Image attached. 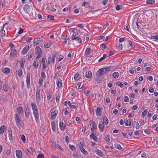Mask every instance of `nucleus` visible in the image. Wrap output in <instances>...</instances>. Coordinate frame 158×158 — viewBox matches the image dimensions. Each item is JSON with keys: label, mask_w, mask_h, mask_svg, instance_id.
Here are the masks:
<instances>
[{"label": "nucleus", "mask_w": 158, "mask_h": 158, "mask_svg": "<svg viewBox=\"0 0 158 158\" xmlns=\"http://www.w3.org/2000/svg\"><path fill=\"white\" fill-rule=\"evenodd\" d=\"M108 2V0H103L102 2V3L103 5H105L107 4Z\"/></svg>", "instance_id": "052dcab7"}, {"label": "nucleus", "mask_w": 158, "mask_h": 158, "mask_svg": "<svg viewBox=\"0 0 158 158\" xmlns=\"http://www.w3.org/2000/svg\"><path fill=\"white\" fill-rule=\"evenodd\" d=\"M27 151L30 155L32 154L35 151V148L32 147H30L28 148Z\"/></svg>", "instance_id": "4be33fe9"}, {"label": "nucleus", "mask_w": 158, "mask_h": 158, "mask_svg": "<svg viewBox=\"0 0 158 158\" xmlns=\"http://www.w3.org/2000/svg\"><path fill=\"white\" fill-rule=\"evenodd\" d=\"M31 106L32 107L33 111L38 110V108L36 104L35 103H32L31 104Z\"/></svg>", "instance_id": "ddd939ff"}, {"label": "nucleus", "mask_w": 158, "mask_h": 158, "mask_svg": "<svg viewBox=\"0 0 158 158\" xmlns=\"http://www.w3.org/2000/svg\"><path fill=\"white\" fill-rule=\"evenodd\" d=\"M73 156L74 158H83V157H82L80 155L73 154Z\"/></svg>", "instance_id": "09e8293b"}, {"label": "nucleus", "mask_w": 158, "mask_h": 158, "mask_svg": "<svg viewBox=\"0 0 158 158\" xmlns=\"http://www.w3.org/2000/svg\"><path fill=\"white\" fill-rule=\"evenodd\" d=\"M69 147L71 150L73 151H74L76 149L75 146L73 145H71L70 144L69 145Z\"/></svg>", "instance_id": "49530a36"}, {"label": "nucleus", "mask_w": 158, "mask_h": 158, "mask_svg": "<svg viewBox=\"0 0 158 158\" xmlns=\"http://www.w3.org/2000/svg\"><path fill=\"white\" fill-rule=\"evenodd\" d=\"M17 72L19 77H21L22 75V71L21 69H19L17 71Z\"/></svg>", "instance_id": "a19ab883"}, {"label": "nucleus", "mask_w": 158, "mask_h": 158, "mask_svg": "<svg viewBox=\"0 0 158 158\" xmlns=\"http://www.w3.org/2000/svg\"><path fill=\"white\" fill-rule=\"evenodd\" d=\"M9 133V139L10 142H12L13 141V137L12 135V130L10 128L8 130Z\"/></svg>", "instance_id": "f3484780"}, {"label": "nucleus", "mask_w": 158, "mask_h": 158, "mask_svg": "<svg viewBox=\"0 0 158 158\" xmlns=\"http://www.w3.org/2000/svg\"><path fill=\"white\" fill-rule=\"evenodd\" d=\"M56 57V55L55 54H53L52 56V63L53 64L55 62V59Z\"/></svg>", "instance_id": "79ce46f5"}, {"label": "nucleus", "mask_w": 158, "mask_h": 158, "mask_svg": "<svg viewBox=\"0 0 158 158\" xmlns=\"http://www.w3.org/2000/svg\"><path fill=\"white\" fill-rule=\"evenodd\" d=\"M81 152L85 155L88 154V152L86 151L83 147H81L80 148Z\"/></svg>", "instance_id": "cd10ccee"}, {"label": "nucleus", "mask_w": 158, "mask_h": 158, "mask_svg": "<svg viewBox=\"0 0 158 158\" xmlns=\"http://www.w3.org/2000/svg\"><path fill=\"white\" fill-rule=\"evenodd\" d=\"M2 71L3 73L5 74H8L10 73V70L9 68H6L2 69Z\"/></svg>", "instance_id": "393cba45"}, {"label": "nucleus", "mask_w": 158, "mask_h": 158, "mask_svg": "<svg viewBox=\"0 0 158 158\" xmlns=\"http://www.w3.org/2000/svg\"><path fill=\"white\" fill-rule=\"evenodd\" d=\"M119 73L118 72H116L112 74V76L114 78L116 79L119 77Z\"/></svg>", "instance_id": "72a5a7b5"}, {"label": "nucleus", "mask_w": 158, "mask_h": 158, "mask_svg": "<svg viewBox=\"0 0 158 158\" xmlns=\"http://www.w3.org/2000/svg\"><path fill=\"white\" fill-rule=\"evenodd\" d=\"M8 24V23H6L3 24L2 27L1 28V30H0V33H1V36L2 37L4 36L5 35V30L3 29V28L4 27Z\"/></svg>", "instance_id": "423d86ee"}, {"label": "nucleus", "mask_w": 158, "mask_h": 158, "mask_svg": "<svg viewBox=\"0 0 158 158\" xmlns=\"http://www.w3.org/2000/svg\"><path fill=\"white\" fill-rule=\"evenodd\" d=\"M124 99L125 102H128L129 101V98L127 96H125L124 97Z\"/></svg>", "instance_id": "6e6d98bb"}, {"label": "nucleus", "mask_w": 158, "mask_h": 158, "mask_svg": "<svg viewBox=\"0 0 158 158\" xmlns=\"http://www.w3.org/2000/svg\"><path fill=\"white\" fill-rule=\"evenodd\" d=\"M92 73L90 71L87 72L85 74V77L88 78H90L92 76Z\"/></svg>", "instance_id": "7c9ffc66"}, {"label": "nucleus", "mask_w": 158, "mask_h": 158, "mask_svg": "<svg viewBox=\"0 0 158 158\" xmlns=\"http://www.w3.org/2000/svg\"><path fill=\"white\" fill-rule=\"evenodd\" d=\"M106 73V71H105L104 69L103 68H102L98 71L96 73V75L98 77H100Z\"/></svg>", "instance_id": "7ed1b4c3"}, {"label": "nucleus", "mask_w": 158, "mask_h": 158, "mask_svg": "<svg viewBox=\"0 0 158 158\" xmlns=\"http://www.w3.org/2000/svg\"><path fill=\"white\" fill-rule=\"evenodd\" d=\"M6 127L5 125H2L0 127V134H3L6 129Z\"/></svg>", "instance_id": "bb28decb"}, {"label": "nucleus", "mask_w": 158, "mask_h": 158, "mask_svg": "<svg viewBox=\"0 0 158 158\" xmlns=\"http://www.w3.org/2000/svg\"><path fill=\"white\" fill-rule=\"evenodd\" d=\"M15 120L18 127L20 128L22 127V124L21 123V120L17 114H15Z\"/></svg>", "instance_id": "f03ea898"}, {"label": "nucleus", "mask_w": 158, "mask_h": 158, "mask_svg": "<svg viewBox=\"0 0 158 158\" xmlns=\"http://www.w3.org/2000/svg\"><path fill=\"white\" fill-rule=\"evenodd\" d=\"M24 111L26 118H29L31 112L30 109L28 108H26Z\"/></svg>", "instance_id": "6e6552de"}, {"label": "nucleus", "mask_w": 158, "mask_h": 158, "mask_svg": "<svg viewBox=\"0 0 158 158\" xmlns=\"http://www.w3.org/2000/svg\"><path fill=\"white\" fill-rule=\"evenodd\" d=\"M96 115L97 116H100L101 115V111L99 107H98L96 110Z\"/></svg>", "instance_id": "a878e982"}, {"label": "nucleus", "mask_w": 158, "mask_h": 158, "mask_svg": "<svg viewBox=\"0 0 158 158\" xmlns=\"http://www.w3.org/2000/svg\"><path fill=\"white\" fill-rule=\"evenodd\" d=\"M16 109L19 115H22L23 114V107L22 106H19Z\"/></svg>", "instance_id": "9d476101"}, {"label": "nucleus", "mask_w": 158, "mask_h": 158, "mask_svg": "<svg viewBox=\"0 0 158 158\" xmlns=\"http://www.w3.org/2000/svg\"><path fill=\"white\" fill-rule=\"evenodd\" d=\"M24 64V61L22 60L20 63V66L22 68H23Z\"/></svg>", "instance_id": "e2e57ef3"}, {"label": "nucleus", "mask_w": 158, "mask_h": 158, "mask_svg": "<svg viewBox=\"0 0 158 158\" xmlns=\"http://www.w3.org/2000/svg\"><path fill=\"white\" fill-rule=\"evenodd\" d=\"M105 126L102 124H99L98 126V128L99 129L100 131L101 132H103L104 131V128L105 127Z\"/></svg>", "instance_id": "c85d7f7f"}, {"label": "nucleus", "mask_w": 158, "mask_h": 158, "mask_svg": "<svg viewBox=\"0 0 158 158\" xmlns=\"http://www.w3.org/2000/svg\"><path fill=\"white\" fill-rule=\"evenodd\" d=\"M30 8V6L28 4H25L23 7L24 10L26 12L28 13V9Z\"/></svg>", "instance_id": "f704fd0d"}, {"label": "nucleus", "mask_w": 158, "mask_h": 158, "mask_svg": "<svg viewBox=\"0 0 158 158\" xmlns=\"http://www.w3.org/2000/svg\"><path fill=\"white\" fill-rule=\"evenodd\" d=\"M3 88L4 91L5 92H7L8 90L9 87L7 84H6V83L3 85Z\"/></svg>", "instance_id": "473e14b6"}, {"label": "nucleus", "mask_w": 158, "mask_h": 158, "mask_svg": "<svg viewBox=\"0 0 158 158\" xmlns=\"http://www.w3.org/2000/svg\"><path fill=\"white\" fill-rule=\"evenodd\" d=\"M116 84V85L120 86L121 88H123L124 86L123 84L120 81L117 82Z\"/></svg>", "instance_id": "58836bf2"}, {"label": "nucleus", "mask_w": 158, "mask_h": 158, "mask_svg": "<svg viewBox=\"0 0 158 158\" xmlns=\"http://www.w3.org/2000/svg\"><path fill=\"white\" fill-rule=\"evenodd\" d=\"M122 7V6L121 5H118L116 7V9L118 10H119Z\"/></svg>", "instance_id": "bf43d9fd"}, {"label": "nucleus", "mask_w": 158, "mask_h": 158, "mask_svg": "<svg viewBox=\"0 0 158 158\" xmlns=\"http://www.w3.org/2000/svg\"><path fill=\"white\" fill-rule=\"evenodd\" d=\"M155 2V0H148L146 2V3L148 4H153Z\"/></svg>", "instance_id": "3c124183"}, {"label": "nucleus", "mask_w": 158, "mask_h": 158, "mask_svg": "<svg viewBox=\"0 0 158 158\" xmlns=\"http://www.w3.org/2000/svg\"><path fill=\"white\" fill-rule=\"evenodd\" d=\"M110 136L109 135L105 136V140L107 142H109L110 141Z\"/></svg>", "instance_id": "c03bdc74"}, {"label": "nucleus", "mask_w": 158, "mask_h": 158, "mask_svg": "<svg viewBox=\"0 0 158 158\" xmlns=\"http://www.w3.org/2000/svg\"><path fill=\"white\" fill-rule=\"evenodd\" d=\"M114 147L118 150H121L122 149V148L119 144L117 143L114 145Z\"/></svg>", "instance_id": "ea45409f"}, {"label": "nucleus", "mask_w": 158, "mask_h": 158, "mask_svg": "<svg viewBox=\"0 0 158 158\" xmlns=\"http://www.w3.org/2000/svg\"><path fill=\"white\" fill-rule=\"evenodd\" d=\"M114 68V67L113 66H110L108 67H106L104 68L105 71H106V73L113 70Z\"/></svg>", "instance_id": "2eb2a0df"}, {"label": "nucleus", "mask_w": 158, "mask_h": 158, "mask_svg": "<svg viewBox=\"0 0 158 158\" xmlns=\"http://www.w3.org/2000/svg\"><path fill=\"white\" fill-rule=\"evenodd\" d=\"M57 114V111L55 110L53 111L51 113V119H55Z\"/></svg>", "instance_id": "f8f14e48"}, {"label": "nucleus", "mask_w": 158, "mask_h": 158, "mask_svg": "<svg viewBox=\"0 0 158 158\" xmlns=\"http://www.w3.org/2000/svg\"><path fill=\"white\" fill-rule=\"evenodd\" d=\"M96 153L101 157H103V155L102 152L99 149H96Z\"/></svg>", "instance_id": "5701e85b"}, {"label": "nucleus", "mask_w": 158, "mask_h": 158, "mask_svg": "<svg viewBox=\"0 0 158 158\" xmlns=\"http://www.w3.org/2000/svg\"><path fill=\"white\" fill-rule=\"evenodd\" d=\"M41 76L42 78H45L46 77V75L45 73L42 72L41 73Z\"/></svg>", "instance_id": "0e129e2a"}, {"label": "nucleus", "mask_w": 158, "mask_h": 158, "mask_svg": "<svg viewBox=\"0 0 158 158\" xmlns=\"http://www.w3.org/2000/svg\"><path fill=\"white\" fill-rule=\"evenodd\" d=\"M89 5V3L88 2H85L82 4V6H88Z\"/></svg>", "instance_id": "37998d69"}, {"label": "nucleus", "mask_w": 158, "mask_h": 158, "mask_svg": "<svg viewBox=\"0 0 158 158\" xmlns=\"http://www.w3.org/2000/svg\"><path fill=\"white\" fill-rule=\"evenodd\" d=\"M91 51V49L88 48H86L85 50V55H88L90 53Z\"/></svg>", "instance_id": "e433bc0d"}, {"label": "nucleus", "mask_w": 158, "mask_h": 158, "mask_svg": "<svg viewBox=\"0 0 158 158\" xmlns=\"http://www.w3.org/2000/svg\"><path fill=\"white\" fill-rule=\"evenodd\" d=\"M36 98L37 102L38 103H39L41 100L40 93V89H37L36 90Z\"/></svg>", "instance_id": "20e7f679"}, {"label": "nucleus", "mask_w": 158, "mask_h": 158, "mask_svg": "<svg viewBox=\"0 0 158 158\" xmlns=\"http://www.w3.org/2000/svg\"><path fill=\"white\" fill-rule=\"evenodd\" d=\"M136 24L137 26V29H139V30H140V29L142 28L140 27V24H141V23H138L137 22H136Z\"/></svg>", "instance_id": "603ef678"}, {"label": "nucleus", "mask_w": 158, "mask_h": 158, "mask_svg": "<svg viewBox=\"0 0 158 158\" xmlns=\"http://www.w3.org/2000/svg\"><path fill=\"white\" fill-rule=\"evenodd\" d=\"M69 35H66V37H65L64 35H62L61 36V38L62 39L65 40H68L69 39Z\"/></svg>", "instance_id": "de8ad7c7"}, {"label": "nucleus", "mask_w": 158, "mask_h": 158, "mask_svg": "<svg viewBox=\"0 0 158 158\" xmlns=\"http://www.w3.org/2000/svg\"><path fill=\"white\" fill-rule=\"evenodd\" d=\"M43 81V78H42V77L40 78V79H39V84H40V85L41 86H42V85Z\"/></svg>", "instance_id": "680f3d73"}, {"label": "nucleus", "mask_w": 158, "mask_h": 158, "mask_svg": "<svg viewBox=\"0 0 158 158\" xmlns=\"http://www.w3.org/2000/svg\"><path fill=\"white\" fill-rule=\"evenodd\" d=\"M37 158H44V155L42 154H40L38 155Z\"/></svg>", "instance_id": "774afa93"}, {"label": "nucleus", "mask_w": 158, "mask_h": 158, "mask_svg": "<svg viewBox=\"0 0 158 158\" xmlns=\"http://www.w3.org/2000/svg\"><path fill=\"white\" fill-rule=\"evenodd\" d=\"M33 65L36 68H37L39 65L38 62H36V61H34L33 62Z\"/></svg>", "instance_id": "5fc2aeb1"}, {"label": "nucleus", "mask_w": 158, "mask_h": 158, "mask_svg": "<svg viewBox=\"0 0 158 158\" xmlns=\"http://www.w3.org/2000/svg\"><path fill=\"white\" fill-rule=\"evenodd\" d=\"M57 85L59 87H61L62 85V80L60 79H58L56 81Z\"/></svg>", "instance_id": "aec40b11"}, {"label": "nucleus", "mask_w": 158, "mask_h": 158, "mask_svg": "<svg viewBox=\"0 0 158 158\" xmlns=\"http://www.w3.org/2000/svg\"><path fill=\"white\" fill-rule=\"evenodd\" d=\"M44 47L46 48H48L50 47V45H49L48 43H46L44 44Z\"/></svg>", "instance_id": "13d9d810"}, {"label": "nucleus", "mask_w": 158, "mask_h": 158, "mask_svg": "<svg viewBox=\"0 0 158 158\" xmlns=\"http://www.w3.org/2000/svg\"><path fill=\"white\" fill-rule=\"evenodd\" d=\"M81 78V76L77 73L75 74L74 76V79L76 81H77L79 80Z\"/></svg>", "instance_id": "2f4dec72"}, {"label": "nucleus", "mask_w": 158, "mask_h": 158, "mask_svg": "<svg viewBox=\"0 0 158 158\" xmlns=\"http://www.w3.org/2000/svg\"><path fill=\"white\" fill-rule=\"evenodd\" d=\"M59 126L61 131H64V130L65 126L63 122H60Z\"/></svg>", "instance_id": "dca6fc26"}, {"label": "nucleus", "mask_w": 158, "mask_h": 158, "mask_svg": "<svg viewBox=\"0 0 158 158\" xmlns=\"http://www.w3.org/2000/svg\"><path fill=\"white\" fill-rule=\"evenodd\" d=\"M35 53L36 55H37L35 60H37L41 57L43 52L39 46H37L35 48Z\"/></svg>", "instance_id": "f257e3e1"}, {"label": "nucleus", "mask_w": 158, "mask_h": 158, "mask_svg": "<svg viewBox=\"0 0 158 158\" xmlns=\"http://www.w3.org/2000/svg\"><path fill=\"white\" fill-rule=\"evenodd\" d=\"M102 124L105 125H107L108 123V121L107 118L106 116H104L102 121Z\"/></svg>", "instance_id": "6ab92c4d"}, {"label": "nucleus", "mask_w": 158, "mask_h": 158, "mask_svg": "<svg viewBox=\"0 0 158 158\" xmlns=\"http://www.w3.org/2000/svg\"><path fill=\"white\" fill-rule=\"evenodd\" d=\"M17 54V51L15 49H12L10 53V56L12 57H14Z\"/></svg>", "instance_id": "4468645a"}, {"label": "nucleus", "mask_w": 158, "mask_h": 158, "mask_svg": "<svg viewBox=\"0 0 158 158\" xmlns=\"http://www.w3.org/2000/svg\"><path fill=\"white\" fill-rule=\"evenodd\" d=\"M16 155L18 158H20L22 156L21 151L20 150H17L16 152Z\"/></svg>", "instance_id": "412c9836"}, {"label": "nucleus", "mask_w": 158, "mask_h": 158, "mask_svg": "<svg viewBox=\"0 0 158 158\" xmlns=\"http://www.w3.org/2000/svg\"><path fill=\"white\" fill-rule=\"evenodd\" d=\"M151 39H155L158 40V35H156L155 36H152L151 37Z\"/></svg>", "instance_id": "338daca9"}, {"label": "nucleus", "mask_w": 158, "mask_h": 158, "mask_svg": "<svg viewBox=\"0 0 158 158\" xmlns=\"http://www.w3.org/2000/svg\"><path fill=\"white\" fill-rule=\"evenodd\" d=\"M26 83L27 86L29 88L30 85V74L29 72H28L27 74Z\"/></svg>", "instance_id": "9b49d317"}, {"label": "nucleus", "mask_w": 158, "mask_h": 158, "mask_svg": "<svg viewBox=\"0 0 158 158\" xmlns=\"http://www.w3.org/2000/svg\"><path fill=\"white\" fill-rule=\"evenodd\" d=\"M85 143L84 142H80L79 143V146L80 147V148H81V147H83L84 146Z\"/></svg>", "instance_id": "4d7b16f0"}, {"label": "nucleus", "mask_w": 158, "mask_h": 158, "mask_svg": "<svg viewBox=\"0 0 158 158\" xmlns=\"http://www.w3.org/2000/svg\"><path fill=\"white\" fill-rule=\"evenodd\" d=\"M117 48L118 50H121L122 49V45L120 44H119L117 47Z\"/></svg>", "instance_id": "864d4df0"}, {"label": "nucleus", "mask_w": 158, "mask_h": 158, "mask_svg": "<svg viewBox=\"0 0 158 158\" xmlns=\"http://www.w3.org/2000/svg\"><path fill=\"white\" fill-rule=\"evenodd\" d=\"M72 40H76V41L80 44L82 43V40L81 39L78 37H72L71 38Z\"/></svg>", "instance_id": "a211bd4d"}, {"label": "nucleus", "mask_w": 158, "mask_h": 158, "mask_svg": "<svg viewBox=\"0 0 158 158\" xmlns=\"http://www.w3.org/2000/svg\"><path fill=\"white\" fill-rule=\"evenodd\" d=\"M147 112H148V110L146 109L144 110L142 113V114H141L142 117L143 118L145 115L147 114Z\"/></svg>", "instance_id": "a18cd8bd"}, {"label": "nucleus", "mask_w": 158, "mask_h": 158, "mask_svg": "<svg viewBox=\"0 0 158 158\" xmlns=\"http://www.w3.org/2000/svg\"><path fill=\"white\" fill-rule=\"evenodd\" d=\"M53 146L56 149H57L61 151H63L64 149L63 148H61V147L58 144H56V142H53L52 143Z\"/></svg>", "instance_id": "0eeeda50"}, {"label": "nucleus", "mask_w": 158, "mask_h": 158, "mask_svg": "<svg viewBox=\"0 0 158 158\" xmlns=\"http://www.w3.org/2000/svg\"><path fill=\"white\" fill-rule=\"evenodd\" d=\"M51 125L52 129L53 132L56 131V123L54 121L52 122Z\"/></svg>", "instance_id": "c756f323"}, {"label": "nucleus", "mask_w": 158, "mask_h": 158, "mask_svg": "<svg viewBox=\"0 0 158 158\" xmlns=\"http://www.w3.org/2000/svg\"><path fill=\"white\" fill-rule=\"evenodd\" d=\"M125 124L126 126H131V124L130 119H129V121L128 120L126 119L125 121Z\"/></svg>", "instance_id": "4c0bfd02"}, {"label": "nucleus", "mask_w": 158, "mask_h": 158, "mask_svg": "<svg viewBox=\"0 0 158 158\" xmlns=\"http://www.w3.org/2000/svg\"><path fill=\"white\" fill-rule=\"evenodd\" d=\"M28 51V49L27 50L26 47H25L22 50L21 54L23 55H25Z\"/></svg>", "instance_id": "c9c22d12"}, {"label": "nucleus", "mask_w": 158, "mask_h": 158, "mask_svg": "<svg viewBox=\"0 0 158 158\" xmlns=\"http://www.w3.org/2000/svg\"><path fill=\"white\" fill-rule=\"evenodd\" d=\"M40 41V40L39 38H35L34 39V46H36L38 45Z\"/></svg>", "instance_id": "b1692460"}, {"label": "nucleus", "mask_w": 158, "mask_h": 158, "mask_svg": "<svg viewBox=\"0 0 158 158\" xmlns=\"http://www.w3.org/2000/svg\"><path fill=\"white\" fill-rule=\"evenodd\" d=\"M33 114L35 117V119L37 123L38 122V120L39 118V114L38 110L34 111L33 112Z\"/></svg>", "instance_id": "1a4fd4ad"}, {"label": "nucleus", "mask_w": 158, "mask_h": 158, "mask_svg": "<svg viewBox=\"0 0 158 158\" xmlns=\"http://www.w3.org/2000/svg\"><path fill=\"white\" fill-rule=\"evenodd\" d=\"M47 17L48 18L50 19V20H52L54 19L53 18H54V17L53 15H48L47 16Z\"/></svg>", "instance_id": "69168bd1"}, {"label": "nucleus", "mask_w": 158, "mask_h": 158, "mask_svg": "<svg viewBox=\"0 0 158 158\" xmlns=\"http://www.w3.org/2000/svg\"><path fill=\"white\" fill-rule=\"evenodd\" d=\"M106 54H104L103 55V56L101 57L98 60L99 62H100L104 60L105 58L106 57Z\"/></svg>", "instance_id": "8fccbe9b"}, {"label": "nucleus", "mask_w": 158, "mask_h": 158, "mask_svg": "<svg viewBox=\"0 0 158 158\" xmlns=\"http://www.w3.org/2000/svg\"><path fill=\"white\" fill-rule=\"evenodd\" d=\"M90 124L92 125V127L91 128L90 130L92 131H95L97 128V125L94 121H91L90 122Z\"/></svg>", "instance_id": "39448f33"}]
</instances>
